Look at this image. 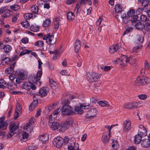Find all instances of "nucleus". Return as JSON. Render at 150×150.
<instances>
[{
	"label": "nucleus",
	"mask_w": 150,
	"mask_h": 150,
	"mask_svg": "<svg viewBox=\"0 0 150 150\" xmlns=\"http://www.w3.org/2000/svg\"><path fill=\"white\" fill-rule=\"evenodd\" d=\"M50 54H54L52 59L54 60H56L59 57L60 55L61 52L60 50H56L54 51H50Z\"/></svg>",
	"instance_id": "28"
},
{
	"label": "nucleus",
	"mask_w": 150,
	"mask_h": 150,
	"mask_svg": "<svg viewBox=\"0 0 150 150\" xmlns=\"http://www.w3.org/2000/svg\"><path fill=\"white\" fill-rule=\"evenodd\" d=\"M51 23V21L49 18L45 19L42 25L44 27H46L49 26Z\"/></svg>",
	"instance_id": "41"
},
{
	"label": "nucleus",
	"mask_w": 150,
	"mask_h": 150,
	"mask_svg": "<svg viewBox=\"0 0 150 150\" xmlns=\"http://www.w3.org/2000/svg\"><path fill=\"white\" fill-rule=\"evenodd\" d=\"M131 122L129 119H127L123 123L122 130L124 132L129 131L131 128Z\"/></svg>",
	"instance_id": "14"
},
{
	"label": "nucleus",
	"mask_w": 150,
	"mask_h": 150,
	"mask_svg": "<svg viewBox=\"0 0 150 150\" xmlns=\"http://www.w3.org/2000/svg\"><path fill=\"white\" fill-rule=\"evenodd\" d=\"M28 81L32 83H35L38 87L40 86L41 84V82L38 79L37 76L35 75H31L28 77Z\"/></svg>",
	"instance_id": "11"
},
{
	"label": "nucleus",
	"mask_w": 150,
	"mask_h": 150,
	"mask_svg": "<svg viewBox=\"0 0 150 150\" xmlns=\"http://www.w3.org/2000/svg\"><path fill=\"white\" fill-rule=\"evenodd\" d=\"M33 101L30 104L29 107V110L30 111L33 110L35 107H36L38 104V99L35 97H34L33 98Z\"/></svg>",
	"instance_id": "20"
},
{
	"label": "nucleus",
	"mask_w": 150,
	"mask_h": 150,
	"mask_svg": "<svg viewBox=\"0 0 150 150\" xmlns=\"http://www.w3.org/2000/svg\"><path fill=\"white\" fill-rule=\"evenodd\" d=\"M18 16V13L16 16H14L12 19V22L15 23L16 22L17 18Z\"/></svg>",
	"instance_id": "64"
},
{
	"label": "nucleus",
	"mask_w": 150,
	"mask_h": 150,
	"mask_svg": "<svg viewBox=\"0 0 150 150\" xmlns=\"http://www.w3.org/2000/svg\"><path fill=\"white\" fill-rule=\"evenodd\" d=\"M110 135L108 134V133L105 132L103 134L102 137V140L103 142L104 143H107L110 138Z\"/></svg>",
	"instance_id": "33"
},
{
	"label": "nucleus",
	"mask_w": 150,
	"mask_h": 150,
	"mask_svg": "<svg viewBox=\"0 0 150 150\" xmlns=\"http://www.w3.org/2000/svg\"><path fill=\"white\" fill-rule=\"evenodd\" d=\"M112 146L113 148L115 150L117 149L119 146L118 141L114 139H112Z\"/></svg>",
	"instance_id": "34"
},
{
	"label": "nucleus",
	"mask_w": 150,
	"mask_h": 150,
	"mask_svg": "<svg viewBox=\"0 0 150 150\" xmlns=\"http://www.w3.org/2000/svg\"><path fill=\"white\" fill-rule=\"evenodd\" d=\"M39 27L38 25H31L30 27V30L34 32H37L39 30Z\"/></svg>",
	"instance_id": "38"
},
{
	"label": "nucleus",
	"mask_w": 150,
	"mask_h": 150,
	"mask_svg": "<svg viewBox=\"0 0 150 150\" xmlns=\"http://www.w3.org/2000/svg\"><path fill=\"white\" fill-rule=\"evenodd\" d=\"M63 144L68 146V149L69 150H81L79 148V145L76 141L74 138L69 139L68 137H65L63 139Z\"/></svg>",
	"instance_id": "1"
},
{
	"label": "nucleus",
	"mask_w": 150,
	"mask_h": 150,
	"mask_svg": "<svg viewBox=\"0 0 150 150\" xmlns=\"http://www.w3.org/2000/svg\"><path fill=\"white\" fill-rule=\"evenodd\" d=\"M141 145L144 147H148L150 146V140L148 139H144L142 141Z\"/></svg>",
	"instance_id": "25"
},
{
	"label": "nucleus",
	"mask_w": 150,
	"mask_h": 150,
	"mask_svg": "<svg viewBox=\"0 0 150 150\" xmlns=\"http://www.w3.org/2000/svg\"><path fill=\"white\" fill-rule=\"evenodd\" d=\"M39 8L36 5L32 6L31 7V11L33 13L34 18L37 16V14L38 12Z\"/></svg>",
	"instance_id": "30"
},
{
	"label": "nucleus",
	"mask_w": 150,
	"mask_h": 150,
	"mask_svg": "<svg viewBox=\"0 0 150 150\" xmlns=\"http://www.w3.org/2000/svg\"><path fill=\"white\" fill-rule=\"evenodd\" d=\"M4 120V118H0V128L2 129H5L7 128L8 125L7 121L3 122Z\"/></svg>",
	"instance_id": "21"
},
{
	"label": "nucleus",
	"mask_w": 150,
	"mask_h": 150,
	"mask_svg": "<svg viewBox=\"0 0 150 150\" xmlns=\"http://www.w3.org/2000/svg\"><path fill=\"white\" fill-rule=\"evenodd\" d=\"M143 28L148 31H150V23L147 22L144 25Z\"/></svg>",
	"instance_id": "49"
},
{
	"label": "nucleus",
	"mask_w": 150,
	"mask_h": 150,
	"mask_svg": "<svg viewBox=\"0 0 150 150\" xmlns=\"http://www.w3.org/2000/svg\"><path fill=\"white\" fill-rule=\"evenodd\" d=\"M35 119L34 117H32L29 120L28 123H27L25 127H24V129H26L30 132L33 131L32 125L34 123Z\"/></svg>",
	"instance_id": "12"
},
{
	"label": "nucleus",
	"mask_w": 150,
	"mask_h": 150,
	"mask_svg": "<svg viewBox=\"0 0 150 150\" xmlns=\"http://www.w3.org/2000/svg\"><path fill=\"white\" fill-rule=\"evenodd\" d=\"M69 103L68 100H65L61 109V111L64 115H69L72 112L73 109L71 106L68 105Z\"/></svg>",
	"instance_id": "3"
},
{
	"label": "nucleus",
	"mask_w": 150,
	"mask_h": 150,
	"mask_svg": "<svg viewBox=\"0 0 150 150\" xmlns=\"http://www.w3.org/2000/svg\"><path fill=\"white\" fill-rule=\"evenodd\" d=\"M44 40H46V42L50 45H54L56 42V38H54V35L47 34L42 37Z\"/></svg>",
	"instance_id": "7"
},
{
	"label": "nucleus",
	"mask_w": 150,
	"mask_h": 150,
	"mask_svg": "<svg viewBox=\"0 0 150 150\" xmlns=\"http://www.w3.org/2000/svg\"><path fill=\"white\" fill-rule=\"evenodd\" d=\"M97 112L98 111L96 108L92 109L88 111L86 116L88 118H93L96 116Z\"/></svg>",
	"instance_id": "15"
},
{
	"label": "nucleus",
	"mask_w": 150,
	"mask_h": 150,
	"mask_svg": "<svg viewBox=\"0 0 150 150\" xmlns=\"http://www.w3.org/2000/svg\"><path fill=\"white\" fill-rule=\"evenodd\" d=\"M138 103L135 102L132 103H128L125 104L124 105V107L128 109H132L137 107Z\"/></svg>",
	"instance_id": "16"
},
{
	"label": "nucleus",
	"mask_w": 150,
	"mask_h": 150,
	"mask_svg": "<svg viewBox=\"0 0 150 150\" xmlns=\"http://www.w3.org/2000/svg\"><path fill=\"white\" fill-rule=\"evenodd\" d=\"M119 46L117 44L110 46L109 48V52L110 53H113L117 51L119 48Z\"/></svg>",
	"instance_id": "24"
},
{
	"label": "nucleus",
	"mask_w": 150,
	"mask_h": 150,
	"mask_svg": "<svg viewBox=\"0 0 150 150\" xmlns=\"http://www.w3.org/2000/svg\"><path fill=\"white\" fill-rule=\"evenodd\" d=\"M39 93L41 97H44L47 95V91L44 87H42L40 89Z\"/></svg>",
	"instance_id": "31"
},
{
	"label": "nucleus",
	"mask_w": 150,
	"mask_h": 150,
	"mask_svg": "<svg viewBox=\"0 0 150 150\" xmlns=\"http://www.w3.org/2000/svg\"><path fill=\"white\" fill-rule=\"evenodd\" d=\"M139 19L143 22H145L147 21V17L146 15H142L140 16Z\"/></svg>",
	"instance_id": "47"
},
{
	"label": "nucleus",
	"mask_w": 150,
	"mask_h": 150,
	"mask_svg": "<svg viewBox=\"0 0 150 150\" xmlns=\"http://www.w3.org/2000/svg\"><path fill=\"white\" fill-rule=\"evenodd\" d=\"M73 123L72 119L68 120L62 123L59 127L62 129V130L64 131L67 127H70L72 126Z\"/></svg>",
	"instance_id": "10"
},
{
	"label": "nucleus",
	"mask_w": 150,
	"mask_h": 150,
	"mask_svg": "<svg viewBox=\"0 0 150 150\" xmlns=\"http://www.w3.org/2000/svg\"><path fill=\"white\" fill-rule=\"evenodd\" d=\"M133 57L132 56H130L128 57L125 55H122L121 56L120 58L118 59L120 60L121 62L125 63H128L129 62V64L131 65H134L136 63V60L135 59H133L132 60L130 61L133 59Z\"/></svg>",
	"instance_id": "6"
},
{
	"label": "nucleus",
	"mask_w": 150,
	"mask_h": 150,
	"mask_svg": "<svg viewBox=\"0 0 150 150\" xmlns=\"http://www.w3.org/2000/svg\"><path fill=\"white\" fill-rule=\"evenodd\" d=\"M82 110L83 109H88V108H91L92 107V106L90 104L89 105H82Z\"/></svg>",
	"instance_id": "63"
},
{
	"label": "nucleus",
	"mask_w": 150,
	"mask_h": 150,
	"mask_svg": "<svg viewBox=\"0 0 150 150\" xmlns=\"http://www.w3.org/2000/svg\"><path fill=\"white\" fill-rule=\"evenodd\" d=\"M22 88L26 90H29L31 88L32 90H35L36 88V87L35 85H34L31 82H28L23 83L22 86Z\"/></svg>",
	"instance_id": "13"
},
{
	"label": "nucleus",
	"mask_w": 150,
	"mask_h": 150,
	"mask_svg": "<svg viewBox=\"0 0 150 150\" xmlns=\"http://www.w3.org/2000/svg\"><path fill=\"white\" fill-rule=\"evenodd\" d=\"M42 70H40L38 71L36 75H35L38 78V79H39V80L40 81V78L42 75Z\"/></svg>",
	"instance_id": "56"
},
{
	"label": "nucleus",
	"mask_w": 150,
	"mask_h": 150,
	"mask_svg": "<svg viewBox=\"0 0 150 150\" xmlns=\"http://www.w3.org/2000/svg\"><path fill=\"white\" fill-rule=\"evenodd\" d=\"M149 3V0H142V5L144 7L143 9L144 10H145L148 7H150V4Z\"/></svg>",
	"instance_id": "29"
},
{
	"label": "nucleus",
	"mask_w": 150,
	"mask_h": 150,
	"mask_svg": "<svg viewBox=\"0 0 150 150\" xmlns=\"http://www.w3.org/2000/svg\"><path fill=\"white\" fill-rule=\"evenodd\" d=\"M16 63H13L10 66V67L7 68L5 71V73L7 74H12L14 72V65Z\"/></svg>",
	"instance_id": "22"
},
{
	"label": "nucleus",
	"mask_w": 150,
	"mask_h": 150,
	"mask_svg": "<svg viewBox=\"0 0 150 150\" xmlns=\"http://www.w3.org/2000/svg\"><path fill=\"white\" fill-rule=\"evenodd\" d=\"M39 140L43 143H45L48 139V137L47 134H43L40 136L38 137Z\"/></svg>",
	"instance_id": "32"
},
{
	"label": "nucleus",
	"mask_w": 150,
	"mask_h": 150,
	"mask_svg": "<svg viewBox=\"0 0 150 150\" xmlns=\"http://www.w3.org/2000/svg\"><path fill=\"white\" fill-rule=\"evenodd\" d=\"M135 11L134 10L132 9L128 11L127 14L128 16L130 17H132L135 16Z\"/></svg>",
	"instance_id": "45"
},
{
	"label": "nucleus",
	"mask_w": 150,
	"mask_h": 150,
	"mask_svg": "<svg viewBox=\"0 0 150 150\" xmlns=\"http://www.w3.org/2000/svg\"><path fill=\"white\" fill-rule=\"evenodd\" d=\"M60 20L59 18H56L54 22V28L55 29L57 30L59 27V21Z\"/></svg>",
	"instance_id": "42"
},
{
	"label": "nucleus",
	"mask_w": 150,
	"mask_h": 150,
	"mask_svg": "<svg viewBox=\"0 0 150 150\" xmlns=\"http://www.w3.org/2000/svg\"><path fill=\"white\" fill-rule=\"evenodd\" d=\"M28 40L29 39L28 38H24L21 39V41L22 43L24 44H26L28 42Z\"/></svg>",
	"instance_id": "61"
},
{
	"label": "nucleus",
	"mask_w": 150,
	"mask_h": 150,
	"mask_svg": "<svg viewBox=\"0 0 150 150\" xmlns=\"http://www.w3.org/2000/svg\"><path fill=\"white\" fill-rule=\"evenodd\" d=\"M33 13H28L24 15V18L26 20H29L33 17Z\"/></svg>",
	"instance_id": "44"
},
{
	"label": "nucleus",
	"mask_w": 150,
	"mask_h": 150,
	"mask_svg": "<svg viewBox=\"0 0 150 150\" xmlns=\"http://www.w3.org/2000/svg\"><path fill=\"white\" fill-rule=\"evenodd\" d=\"M133 29V28L131 27H129L127 28L126 30L124 32L123 35H125V34L128 33L130 31H132Z\"/></svg>",
	"instance_id": "57"
},
{
	"label": "nucleus",
	"mask_w": 150,
	"mask_h": 150,
	"mask_svg": "<svg viewBox=\"0 0 150 150\" xmlns=\"http://www.w3.org/2000/svg\"><path fill=\"white\" fill-rule=\"evenodd\" d=\"M141 135V134L138 133L135 136L134 140V142L135 144H138L140 143L142 138L144 137Z\"/></svg>",
	"instance_id": "26"
},
{
	"label": "nucleus",
	"mask_w": 150,
	"mask_h": 150,
	"mask_svg": "<svg viewBox=\"0 0 150 150\" xmlns=\"http://www.w3.org/2000/svg\"><path fill=\"white\" fill-rule=\"evenodd\" d=\"M121 17L122 18V21H123L125 23L126 22L125 21L126 20V19H128V17L126 16L125 13L123 14V15L121 16Z\"/></svg>",
	"instance_id": "62"
},
{
	"label": "nucleus",
	"mask_w": 150,
	"mask_h": 150,
	"mask_svg": "<svg viewBox=\"0 0 150 150\" xmlns=\"http://www.w3.org/2000/svg\"><path fill=\"white\" fill-rule=\"evenodd\" d=\"M11 47L9 45H5L4 48V51L6 52H10L11 50Z\"/></svg>",
	"instance_id": "54"
},
{
	"label": "nucleus",
	"mask_w": 150,
	"mask_h": 150,
	"mask_svg": "<svg viewBox=\"0 0 150 150\" xmlns=\"http://www.w3.org/2000/svg\"><path fill=\"white\" fill-rule=\"evenodd\" d=\"M114 126H115V125H112L110 127L109 126H105V127L108 129V132H107L106 133H108V134H109V136L110 135V132L111 129L112 127Z\"/></svg>",
	"instance_id": "58"
},
{
	"label": "nucleus",
	"mask_w": 150,
	"mask_h": 150,
	"mask_svg": "<svg viewBox=\"0 0 150 150\" xmlns=\"http://www.w3.org/2000/svg\"><path fill=\"white\" fill-rule=\"evenodd\" d=\"M139 48V46H137L136 47H134L133 48L131 51V52L136 53L138 52Z\"/></svg>",
	"instance_id": "60"
},
{
	"label": "nucleus",
	"mask_w": 150,
	"mask_h": 150,
	"mask_svg": "<svg viewBox=\"0 0 150 150\" xmlns=\"http://www.w3.org/2000/svg\"><path fill=\"white\" fill-rule=\"evenodd\" d=\"M149 79L144 76H140L137 78L135 83L137 85H144L147 84Z\"/></svg>",
	"instance_id": "8"
},
{
	"label": "nucleus",
	"mask_w": 150,
	"mask_h": 150,
	"mask_svg": "<svg viewBox=\"0 0 150 150\" xmlns=\"http://www.w3.org/2000/svg\"><path fill=\"white\" fill-rule=\"evenodd\" d=\"M81 7V5L80 4L78 3L76 4L74 9V11L77 15L79 14L81 12V9H80Z\"/></svg>",
	"instance_id": "40"
},
{
	"label": "nucleus",
	"mask_w": 150,
	"mask_h": 150,
	"mask_svg": "<svg viewBox=\"0 0 150 150\" xmlns=\"http://www.w3.org/2000/svg\"><path fill=\"white\" fill-rule=\"evenodd\" d=\"M19 125V122L18 121H16L11 124L9 126V130L10 132L13 133L14 131L17 129Z\"/></svg>",
	"instance_id": "18"
},
{
	"label": "nucleus",
	"mask_w": 150,
	"mask_h": 150,
	"mask_svg": "<svg viewBox=\"0 0 150 150\" xmlns=\"http://www.w3.org/2000/svg\"><path fill=\"white\" fill-rule=\"evenodd\" d=\"M98 104L100 106L103 107L109 106V104L108 102L105 101L103 102L102 101H100L98 102Z\"/></svg>",
	"instance_id": "46"
},
{
	"label": "nucleus",
	"mask_w": 150,
	"mask_h": 150,
	"mask_svg": "<svg viewBox=\"0 0 150 150\" xmlns=\"http://www.w3.org/2000/svg\"><path fill=\"white\" fill-rule=\"evenodd\" d=\"M144 38L141 35H137L136 37V42L137 43H142L143 42Z\"/></svg>",
	"instance_id": "39"
},
{
	"label": "nucleus",
	"mask_w": 150,
	"mask_h": 150,
	"mask_svg": "<svg viewBox=\"0 0 150 150\" xmlns=\"http://www.w3.org/2000/svg\"><path fill=\"white\" fill-rule=\"evenodd\" d=\"M114 9L116 13H121L122 12L123 7L122 5L119 4H117L115 5Z\"/></svg>",
	"instance_id": "23"
},
{
	"label": "nucleus",
	"mask_w": 150,
	"mask_h": 150,
	"mask_svg": "<svg viewBox=\"0 0 150 150\" xmlns=\"http://www.w3.org/2000/svg\"><path fill=\"white\" fill-rule=\"evenodd\" d=\"M50 84L53 90H55L57 88L58 86L56 82L52 80H50Z\"/></svg>",
	"instance_id": "36"
},
{
	"label": "nucleus",
	"mask_w": 150,
	"mask_h": 150,
	"mask_svg": "<svg viewBox=\"0 0 150 150\" xmlns=\"http://www.w3.org/2000/svg\"><path fill=\"white\" fill-rule=\"evenodd\" d=\"M82 105L80 106H76L74 109V111L77 112V113L81 114L83 113V111L82 109Z\"/></svg>",
	"instance_id": "37"
},
{
	"label": "nucleus",
	"mask_w": 150,
	"mask_h": 150,
	"mask_svg": "<svg viewBox=\"0 0 150 150\" xmlns=\"http://www.w3.org/2000/svg\"><path fill=\"white\" fill-rule=\"evenodd\" d=\"M144 67L145 69L147 70L150 69V66L149 64L146 60H145L144 62Z\"/></svg>",
	"instance_id": "55"
},
{
	"label": "nucleus",
	"mask_w": 150,
	"mask_h": 150,
	"mask_svg": "<svg viewBox=\"0 0 150 150\" xmlns=\"http://www.w3.org/2000/svg\"><path fill=\"white\" fill-rule=\"evenodd\" d=\"M87 79L90 82L96 81L101 78L100 74L95 72H88L87 73Z\"/></svg>",
	"instance_id": "4"
},
{
	"label": "nucleus",
	"mask_w": 150,
	"mask_h": 150,
	"mask_svg": "<svg viewBox=\"0 0 150 150\" xmlns=\"http://www.w3.org/2000/svg\"><path fill=\"white\" fill-rule=\"evenodd\" d=\"M34 45L38 47H42L44 43L42 41H38L35 43Z\"/></svg>",
	"instance_id": "53"
},
{
	"label": "nucleus",
	"mask_w": 150,
	"mask_h": 150,
	"mask_svg": "<svg viewBox=\"0 0 150 150\" xmlns=\"http://www.w3.org/2000/svg\"><path fill=\"white\" fill-rule=\"evenodd\" d=\"M31 52V50H25L22 51L19 54V56H22L25 54H28Z\"/></svg>",
	"instance_id": "52"
},
{
	"label": "nucleus",
	"mask_w": 150,
	"mask_h": 150,
	"mask_svg": "<svg viewBox=\"0 0 150 150\" xmlns=\"http://www.w3.org/2000/svg\"><path fill=\"white\" fill-rule=\"evenodd\" d=\"M21 24L23 27L26 28H28L30 26V24L28 21L26 20L23 21V22L21 23Z\"/></svg>",
	"instance_id": "48"
},
{
	"label": "nucleus",
	"mask_w": 150,
	"mask_h": 150,
	"mask_svg": "<svg viewBox=\"0 0 150 150\" xmlns=\"http://www.w3.org/2000/svg\"><path fill=\"white\" fill-rule=\"evenodd\" d=\"M20 8V6L18 5L14 4L10 6V8L12 10L14 11H17Z\"/></svg>",
	"instance_id": "51"
},
{
	"label": "nucleus",
	"mask_w": 150,
	"mask_h": 150,
	"mask_svg": "<svg viewBox=\"0 0 150 150\" xmlns=\"http://www.w3.org/2000/svg\"><path fill=\"white\" fill-rule=\"evenodd\" d=\"M12 84L11 83H6V82L3 79L0 80V88H4L5 87H7L8 88L12 89Z\"/></svg>",
	"instance_id": "17"
},
{
	"label": "nucleus",
	"mask_w": 150,
	"mask_h": 150,
	"mask_svg": "<svg viewBox=\"0 0 150 150\" xmlns=\"http://www.w3.org/2000/svg\"><path fill=\"white\" fill-rule=\"evenodd\" d=\"M59 110V109L55 110L50 116L49 118V125L50 127L53 130L57 129L59 127V124L58 122H54V120L58 113V110Z\"/></svg>",
	"instance_id": "2"
},
{
	"label": "nucleus",
	"mask_w": 150,
	"mask_h": 150,
	"mask_svg": "<svg viewBox=\"0 0 150 150\" xmlns=\"http://www.w3.org/2000/svg\"><path fill=\"white\" fill-rule=\"evenodd\" d=\"M18 76L21 79L24 80L27 78V75L25 71L23 70H18L17 72Z\"/></svg>",
	"instance_id": "19"
},
{
	"label": "nucleus",
	"mask_w": 150,
	"mask_h": 150,
	"mask_svg": "<svg viewBox=\"0 0 150 150\" xmlns=\"http://www.w3.org/2000/svg\"><path fill=\"white\" fill-rule=\"evenodd\" d=\"M139 99L142 100H144L147 98V96L145 94H140L138 96Z\"/></svg>",
	"instance_id": "59"
},
{
	"label": "nucleus",
	"mask_w": 150,
	"mask_h": 150,
	"mask_svg": "<svg viewBox=\"0 0 150 150\" xmlns=\"http://www.w3.org/2000/svg\"><path fill=\"white\" fill-rule=\"evenodd\" d=\"M139 16L137 15L134 16L131 18V22L134 25L136 28L138 30H142L144 27V24H142L139 20H138Z\"/></svg>",
	"instance_id": "5"
},
{
	"label": "nucleus",
	"mask_w": 150,
	"mask_h": 150,
	"mask_svg": "<svg viewBox=\"0 0 150 150\" xmlns=\"http://www.w3.org/2000/svg\"><path fill=\"white\" fill-rule=\"evenodd\" d=\"M63 138L59 137H57L54 139L52 143L54 146L59 148L62 146L63 144Z\"/></svg>",
	"instance_id": "9"
},
{
	"label": "nucleus",
	"mask_w": 150,
	"mask_h": 150,
	"mask_svg": "<svg viewBox=\"0 0 150 150\" xmlns=\"http://www.w3.org/2000/svg\"><path fill=\"white\" fill-rule=\"evenodd\" d=\"M81 47L80 41L77 39L74 44L75 52L77 53Z\"/></svg>",
	"instance_id": "27"
},
{
	"label": "nucleus",
	"mask_w": 150,
	"mask_h": 150,
	"mask_svg": "<svg viewBox=\"0 0 150 150\" xmlns=\"http://www.w3.org/2000/svg\"><path fill=\"white\" fill-rule=\"evenodd\" d=\"M138 133L141 134V136L144 137L146 136L147 134V131L146 129L142 130H138Z\"/></svg>",
	"instance_id": "50"
},
{
	"label": "nucleus",
	"mask_w": 150,
	"mask_h": 150,
	"mask_svg": "<svg viewBox=\"0 0 150 150\" xmlns=\"http://www.w3.org/2000/svg\"><path fill=\"white\" fill-rule=\"evenodd\" d=\"M10 60V59L9 58L5 57L2 59L1 64L3 65L8 64Z\"/></svg>",
	"instance_id": "43"
},
{
	"label": "nucleus",
	"mask_w": 150,
	"mask_h": 150,
	"mask_svg": "<svg viewBox=\"0 0 150 150\" xmlns=\"http://www.w3.org/2000/svg\"><path fill=\"white\" fill-rule=\"evenodd\" d=\"M67 19L69 21H73L74 19V14L72 12H68L67 13Z\"/></svg>",
	"instance_id": "35"
}]
</instances>
